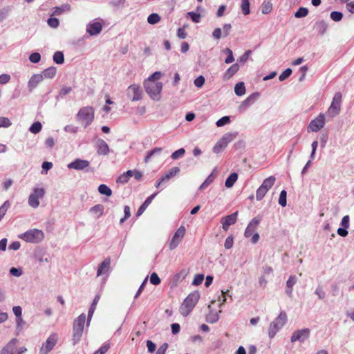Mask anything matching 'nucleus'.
Segmentation results:
<instances>
[{
  "label": "nucleus",
  "instance_id": "50",
  "mask_svg": "<svg viewBox=\"0 0 354 354\" xmlns=\"http://www.w3.org/2000/svg\"><path fill=\"white\" fill-rule=\"evenodd\" d=\"M330 17L333 21L337 22L342 20L343 15L341 12L333 11L330 13Z\"/></svg>",
  "mask_w": 354,
  "mask_h": 354
},
{
  "label": "nucleus",
  "instance_id": "48",
  "mask_svg": "<svg viewBox=\"0 0 354 354\" xmlns=\"http://www.w3.org/2000/svg\"><path fill=\"white\" fill-rule=\"evenodd\" d=\"M292 69L288 68H286L284 71H283L280 75L279 76V80L280 82H283L284 80H286V79H288L290 75L292 74Z\"/></svg>",
  "mask_w": 354,
  "mask_h": 354
},
{
  "label": "nucleus",
  "instance_id": "30",
  "mask_svg": "<svg viewBox=\"0 0 354 354\" xmlns=\"http://www.w3.org/2000/svg\"><path fill=\"white\" fill-rule=\"evenodd\" d=\"M276 178L274 176H270L268 178L264 179L261 186L269 190L274 184Z\"/></svg>",
  "mask_w": 354,
  "mask_h": 354
},
{
  "label": "nucleus",
  "instance_id": "57",
  "mask_svg": "<svg viewBox=\"0 0 354 354\" xmlns=\"http://www.w3.org/2000/svg\"><path fill=\"white\" fill-rule=\"evenodd\" d=\"M29 60L34 64L38 63L41 60V55L39 53H32L29 56Z\"/></svg>",
  "mask_w": 354,
  "mask_h": 354
},
{
  "label": "nucleus",
  "instance_id": "56",
  "mask_svg": "<svg viewBox=\"0 0 354 354\" xmlns=\"http://www.w3.org/2000/svg\"><path fill=\"white\" fill-rule=\"evenodd\" d=\"M110 348V345L108 343L103 344L98 350L95 351L93 354H105Z\"/></svg>",
  "mask_w": 354,
  "mask_h": 354
},
{
  "label": "nucleus",
  "instance_id": "64",
  "mask_svg": "<svg viewBox=\"0 0 354 354\" xmlns=\"http://www.w3.org/2000/svg\"><path fill=\"white\" fill-rule=\"evenodd\" d=\"M72 88L70 86H64L61 88L59 93V97H63L71 91Z\"/></svg>",
  "mask_w": 354,
  "mask_h": 354
},
{
  "label": "nucleus",
  "instance_id": "21",
  "mask_svg": "<svg viewBox=\"0 0 354 354\" xmlns=\"http://www.w3.org/2000/svg\"><path fill=\"white\" fill-rule=\"evenodd\" d=\"M97 153L100 155H107L109 152V147L106 142L102 139L97 140Z\"/></svg>",
  "mask_w": 354,
  "mask_h": 354
},
{
  "label": "nucleus",
  "instance_id": "37",
  "mask_svg": "<svg viewBox=\"0 0 354 354\" xmlns=\"http://www.w3.org/2000/svg\"><path fill=\"white\" fill-rule=\"evenodd\" d=\"M160 21V17L157 13H152L147 17V22L149 24L154 25L158 24Z\"/></svg>",
  "mask_w": 354,
  "mask_h": 354
},
{
  "label": "nucleus",
  "instance_id": "15",
  "mask_svg": "<svg viewBox=\"0 0 354 354\" xmlns=\"http://www.w3.org/2000/svg\"><path fill=\"white\" fill-rule=\"evenodd\" d=\"M111 259L110 258L105 259L99 266V268L97 271V276H101L106 274V276L109 275V274L111 272Z\"/></svg>",
  "mask_w": 354,
  "mask_h": 354
},
{
  "label": "nucleus",
  "instance_id": "38",
  "mask_svg": "<svg viewBox=\"0 0 354 354\" xmlns=\"http://www.w3.org/2000/svg\"><path fill=\"white\" fill-rule=\"evenodd\" d=\"M223 53L227 54V57L225 59V64H231L234 61L233 53L230 48H225L224 50H223Z\"/></svg>",
  "mask_w": 354,
  "mask_h": 354
},
{
  "label": "nucleus",
  "instance_id": "31",
  "mask_svg": "<svg viewBox=\"0 0 354 354\" xmlns=\"http://www.w3.org/2000/svg\"><path fill=\"white\" fill-rule=\"evenodd\" d=\"M234 92L238 96H242L245 93V87L243 82H239L235 84Z\"/></svg>",
  "mask_w": 354,
  "mask_h": 354
},
{
  "label": "nucleus",
  "instance_id": "40",
  "mask_svg": "<svg viewBox=\"0 0 354 354\" xmlns=\"http://www.w3.org/2000/svg\"><path fill=\"white\" fill-rule=\"evenodd\" d=\"M187 17L190 18L194 23H199L201 19V15L199 13L191 11L187 13Z\"/></svg>",
  "mask_w": 354,
  "mask_h": 354
},
{
  "label": "nucleus",
  "instance_id": "54",
  "mask_svg": "<svg viewBox=\"0 0 354 354\" xmlns=\"http://www.w3.org/2000/svg\"><path fill=\"white\" fill-rule=\"evenodd\" d=\"M162 76V73L160 71H156L151 75L145 82H156Z\"/></svg>",
  "mask_w": 354,
  "mask_h": 354
},
{
  "label": "nucleus",
  "instance_id": "16",
  "mask_svg": "<svg viewBox=\"0 0 354 354\" xmlns=\"http://www.w3.org/2000/svg\"><path fill=\"white\" fill-rule=\"evenodd\" d=\"M260 221H261L260 218H259L257 217L254 218L248 225V226L245 230V232H244V236L245 237H250L253 234H254V232L256 230V228L258 226V225L259 224Z\"/></svg>",
  "mask_w": 354,
  "mask_h": 354
},
{
  "label": "nucleus",
  "instance_id": "59",
  "mask_svg": "<svg viewBox=\"0 0 354 354\" xmlns=\"http://www.w3.org/2000/svg\"><path fill=\"white\" fill-rule=\"evenodd\" d=\"M0 125L1 127L8 128L12 125V122L8 118L0 117Z\"/></svg>",
  "mask_w": 354,
  "mask_h": 354
},
{
  "label": "nucleus",
  "instance_id": "58",
  "mask_svg": "<svg viewBox=\"0 0 354 354\" xmlns=\"http://www.w3.org/2000/svg\"><path fill=\"white\" fill-rule=\"evenodd\" d=\"M160 279L156 272H153L150 276V282L153 285H158L160 283Z\"/></svg>",
  "mask_w": 354,
  "mask_h": 354
},
{
  "label": "nucleus",
  "instance_id": "62",
  "mask_svg": "<svg viewBox=\"0 0 354 354\" xmlns=\"http://www.w3.org/2000/svg\"><path fill=\"white\" fill-rule=\"evenodd\" d=\"M16 324H17V331L19 333L23 329V326L25 324L24 321L22 319V317L16 318Z\"/></svg>",
  "mask_w": 354,
  "mask_h": 354
},
{
  "label": "nucleus",
  "instance_id": "2",
  "mask_svg": "<svg viewBox=\"0 0 354 354\" xmlns=\"http://www.w3.org/2000/svg\"><path fill=\"white\" fill-rule=\"evenodd\" d=\"M86 322L85 314H81L76 319L74 320L73 327V344H77L82 336L84 324Z\"/></svg>",
  "mask_w": 354,
  "mask_h": 354
},
{
  "label": "nucleus",
  "instance_id": "8",
  "mask_svg": "<svg viewBox=\"0 0 354 354\" xmlns=\"http://www.w3.org/2000/svg\"><path fill=\"white\" fill-rule=\"evenodd\" d=\"M342 95L340 92L335 93L332 102L328 109V114L332 118L336 116L339 113Z\"/></svg>",
  "mask_w": 354,
  "mask_h": 354
},
{
  "label": "nucleus",
  "instance_id": "26",
  "mask_svg": "<svg viewBox=\"0 0 354 354\" xmlns=\"http://www.w3.org/2000/svg\"><path fill=\"white\" fill-rule=\"evenodd\" d=\"M259 93L257 92L249 95L245 100H243L241 102L239 109H241L242 108L245 107L249 104H252V102H254L256 98L259 96Z\"/></svg>",
  "mask_w": 354,
  "mask_h": 354
},
{
  "label": "nucleus",
  "instance_id": "41",
  "mask_svg": "<svg viewBox=\"0 0 354 354\" xmlns=\"http://www.w3.org/2000/svg\"><path fill=\"white\" fill-rule=\"evenodd\" d=\"M214 180V176H213V174H209L207 178L205 180V181L201 185L198 189L202 190L205 189L208 185H209Z\"/></svg>",
  "mask_w": 354,
  "mask_h": 354
},
{
  "label": "nucleus",
  "instance_id": "45",
  "mask_svg": "<svg viewBox=\"0 0 354 354\" xmlns=\"http://www.w3.org/2000/svg\"><path fill=\"white\" fill-rule=\"evenodd\" d=\"M286 197H287V192L286 190L283 189L280 192L279 198V204L281 207L286 206V205H287Z\"/></svg>",
  "mask_w": 354,
  "mask_h": 354
},
{
  "label": "nucleus",
  "instance_id": "28",
  "mask_svg": "<svg viewBox=\"0 0 354 354\" xmlns=\"http://www.w3.org/2000/svg\"><path fill=\"white\" fill-rule=\"evenodd\" d=\"M57 73V68L54 66H50L46 69H45L41 75H43V78H53L55 77Z\"/></svg>",
  "mask_w": 354,
  "mask_h": 354
},
{
  "label": "nucleus",
  "instance_id": "61",
  "mask_svg": "<svg viewBox=\"0 0 354 354\" xmlns=\"http://www.w3.org/2000/svg\"><path fill=\"white\" fill-rule=\"evenodd\" d=\"M219 319L218 313H211L207 315V321L209 323L214 324L216 323Z\"/></svg>",
  "mask_w": 354,
  "mask_h": 354
},
{
  "label": "nucleus",
  "instance_id": "19",
  "mask_svg": "<svg viewBox=\"0 0 354 354\" xmlns=\"http://www.w3.org/2000/svg\"><path fill=\"white\" fill-rule=\"evenodd\" d=\"M44 80L43 75L41 74L33 75L28 81V86L30 91L35 88L38 84Z\"/></svg>",
  "mask_w": 354,
  "mask_h": 354
},
{
  "label": "nucleus",
  "instance_id": "60",
  "mask_svg": "<svg viewBox=\"0 0 354 354\" xmlns=\"http://www.w3.org/2000/svg\"><path fill=\"white\" fill-rule=\"evenodd\" d=\"M297 278L295 275H291L289 277L288 279L286 281V287L291 288L293 287L294 285L297 283Z\"/></svg>",
  "mask_w": 354,
  "mask_h": 354
},
{
  "label": "nucleus",
  "instance_id": "35",
  "mask_svg": "<svg viewBox=\"0 0 354 354\" xmlns=\"http://www.w3.org/2000/svg\"><path fill=\"white\" fill-rule=\"evenodd\" d=\"M250 3L249 0H241V8L244 15L250 14Z\"/></svg>",
  "mask_w": 354,
  "mask_h": 354
},
{
  "label": "nucleus",
  "instance_id": "63",
  "mask_svg": "<svg viewBox=\"0 0 354 354\" xmlns=\"http://www.w3.org/2000/svg\"><path fill=\"white\" fill-rule=\"evenodd\" d=\"M252 51L250 50H246L238 59V61L241 63H245L248 58L250 55L251 54Z\"/></svg>",
  "mask_w": 354,
  "mask_h": 354
},
{
  "label": "nucleus",
  "instance_id": "29",
  "mask_svg": "<svg viewBox=\"0 0 354 354\" xmlns=\"http://www.w3.org/2000/svg\"><path fill=\"white\" fill-rule=\"evenodd\" d=\"M131 176H133V170H128L118 178L117 183L124 184L128 182Z\"/></svg>",
  "mask_w": 354,
  "mask_h": 354
},
{
  "label": "nucleus",
  "instance_id": "27",
  "mask_svg": "<svg viewBox=\"0 0 354 354\" xmlns=\"http://www.w3.org/2000/svg\"><path fill=\"white\" fill-rule=\"evenodd\" d=\"M238 179V174L233 172L229 175L225 182V185L227 188L232 187Z\"/></svg>",
  "mask_w": 354,
  "mask_h": 354
},
{
  "label": "nucleus",
  "instance_id": "36",
  "mask_svg": "<svg viewBox=\"0 0 354 354\" xmlns=\"http://www.w3.org/2000/svg\"><path fill=\"white\" fill-rule=\"evenodd\" d=\"M162 150V149L160 147H156V148L153 149L152 150L149 151L147 153V156H145V161L148 162L149 160L153 156L160 154Z\"/></svg>",
  "mask_w": 354,
  "mask_h": 354
},
{
  "label": "nucleus",
  "instance_id": "33",
  "mask_svg": "<svg viewBox=\"0 0 354 354\" xmlns=\"http://www.w3.org/2000/svg\"><path fill=\"white\" fill-rule=\"evenodd\" d=\"M98 192L102 195H105L106 196H111L112 194L111 189L104 184H102L98 187Z\"/></svg>",
  "mask_w": 354,
  "mask_h": 354
},
{
  "label": "nucleus",
  "instance_id": "24",
  "mask_svg": "<svg viewBox=\"0 0 354 354\" xmlns=\"http://www.w3.org/2000/svg\"><path fill=\"white\" fill-rule=\"evenodd\" d=\"M314 28L320 35H323L327 30L328 24L324 21H319L315 24Z\"/></svg>",
  "mask_w": 354,
  "mask_h": 354
},
{
  "label": "nucleus",
  "instance_id": "25",
  "mask_svg": "<svg viewBox=\"0 0 354 354\" xmlns=\"http://www.w3.org/2000/svg\"><path fill=\"white\" fill-rule=\"evenodd\" d=\"M238 135L237 132L234 133H227L224 134L222 138L220 139V140L225 145V146H227L229 143H230Z\"/></svg>",
  "mask_w": 354,
  "mask_h": 354
},
{
  "label": "nucleus",
  "instance_id": "47",
  "mask_svg": "<svg viewBox=\"0 0 354 354\" xmlns=\"http://www.w3.org/2000/svg\"><path fill=\"white\" fill-rule=\"evenodd\" d=\"M272 10V4L270 1H264L262 4V13L268 14Z\"/></svg>",
  "mask_w": 354,
  "mask_h": 354
},
{
  "label": "nucleus",
  "instance_id": "4",
  "mask_svg": "<svg viewBox=\"0 0 354 354\" xmlns=\"http://www.w3.org/2000/svg\"><path fill=\"white\" fill-rule=\"evenodd\" d=\"M145 88L147 93L155 101L161 98L162 83L160 82H145Z\"/></svg>",
  "mask_w": 354,
  "mask_h": 354
},
{
  "label": "nucleus",
  "instance_id": "5",
  "mask_svg": "<svg viewBox=\"0 0 354 354\" xmlns=\"http://www.w3.org/2000/svg\"><path fill=\"white\" fill-rule=\"evenodd\" d=\"M77 120L84 123L86 127L90 125L94 120V109L92 106H84L80 109L77 115Z\"/></svg>",
  "mask_w": 354,
  "mask_h": 354
},
{
  "label": "nucleus",
  "instance_id": "7",
  "mask_svg": "<svg viewBox=\"0 0 354 354\" xmlns=\"http://www.w3.org/2000/svg\"><path fill=\"white\" fill-rule=\"evenodd\" d=\"M45 192V189L43 187H35L29 196L28 205L32 208L39 207L40 204L39 199L44 198Z\"/></svg>",
  "mask_w": 354,
  "mask_h": 354
},
{
  "label": "nucleus",
  "instance_id": "22",
  "mask_svg": "<svg viewBox=\"0 0 354 354\" xmlns=\"http://www.w3.org/2000/svg\"><path fill=\"white\" fill-rule=\"evenodd\" d=\"M104 211V207L102 204H97L89 209V212L97 218H99L103 215Z\"/></svg>",
  "mask_w": 354,
  "mask_h": 354
},
{
  "label": "nucleus",
  "instance_id": "3",
  "mask_svg": "<svg viewBox=\"0 0 354 354\" xmlns=\"http://www.w3.org/2000/svg\"><path fill=\"white\" fill-rule=\"evenodd\" d=\"M288 317L286 312L281 311L278 317L271 322L268 328V336L270 339L273 338L277 333L282 328L287 322Z\"/></svg>",
  "mask_w": 354,
  "mask_h": 354
},
{
  "label": "nucleus",
  "instance_id": "20",
  "mask_svg": "<svg viewBox=\"0 0 354 354\" xmlns=\"http://www.w3.org/2000/svg\"><path fill=\"white\" fill-rule=\"evenodd\" d=\"M239 65L237 63L232 64L224 73L223 78L224 80H230L233 75H234L239 71Z\"/></svg>",
  "mask_w": 354,
  "mask_h": 354
},
{
  "label": "nucleus",
  "instance_id": "1",
  "mask_svg": "<svg viewBox=\"0 0 354 354\" xmlns=\"http://www.w3.org/2000/svg\"><path fill=\"white\" fill-rule=\"evenodd\" d=\"M200 298V294L198 291H195L189 294L184 300L180 307V314L187 316L192 310Z\"/></svg>",
  "mask_w": 354,
  "mask_h": 354
},
{
  "label": "nucleus",
  "instance_id": "17",
  "mask_svg": "<svg viewBox=\"0 0 354 354\" xmlns=\"http://www.w3.org/2000/svg\"><path fill=\"white\" fill-rule=\"evenodd\" d=\"M102 26L100 22H92L87 25L86 32L90 35H97L102 30Z\"/></svg>",
  "mask_w": 354,
  "mask_h": 354
},
{
  "label": "nucleus",
  "instance_id": "42",
  "mask_svg": "<svg viewBox=\"0 0 354 354\" xmlns=\"http://www.w3.org/2000/svg\"><path fill=\"white\" fill-rule=\"evenodd\" d=\"M268 190L263 187L262 186H260L256 192V198L257 201H261L263 197L266 196V193Z\"/></svg>",
  "mask_w": 354,
  "mask_h": 354
},
{
  "label": "nucleus",
  "instance_id": "43",
  "mask_svg": "<svg viewBox=\"0 0 354 354\" xmlns=\"http://www.w3.org/2000/svg\"><path fill=\"white\" fill-rule=\"evenodd\" d=\"M227 146L224 145L220 140L216 143L213 147V152L215 153H219L223 151Z\"/></svg>",
  "mask_w": 354,
  "mask_h": 354
},
{
  "label": "nucleus",
  "instance_id": "14",
  "mask_svg": "<svg viewBox=\"0 0 354 354\" xmlns=\"http://www.w3.org/2000/svg\"><path fill=\"white\" fill-rule=\"evenodd\" d=\"M238 212H235L228 216L221 218L222 227L225 231H227L230 226L234 224L236 221Z\"/></svg>",
  "mask_w": 354,
  "mask_h": 354
},
{
  "label": "nucleus",
  "instance_id": "34",
  "mask_svg": "<svg viewBox=\"0 0 354 354\" xmlns=\"http://www.w3.org/2000/svg\"><path fill=\"white\" fill-rule=\"evenodd\" d=\"M53 61L57 64H62L64 62V55L62 51H56L53 55Z\"/></svg>",
  "mask_w": 354,
  "mask_h": 354
},
{
  "label": "nucleus",
  "instance_id": "23",
  "mask_svg": "<svg viewBox=\"0 0 354 354\" xmlns=\"http://www.w3.org/2000/svg\"><path fill=\"white\" fill-rule=\"evenodd\" d=\"M180 171V169L178 167H174L170 169L165 174L161 176V181H167L170 178L174 177Z\"/></svg>",
  "mask_w": 354,
  "mask_h": 354
},
{
  "label": "nucleus",
  "instance_id": "53",
  "mask_svg": "<svg viewBox=\"0 0 354 354\" xmlns=\"http://www.w3.org/2000/svg\"><path fill=\"white\" fill-rule=\"evenodd\" d=\"M205 82V77L203 75H199L194 80V84L197 88H201L204 85Z\"/></svg>",
  "mask_w": 354,
  "mask_h": 354
},
{
  "label": "nucleus",
  "instance_id": "18",
  "mask_svg": "<svg viewBox=\"0 0 354 354\" xmlns=\"http://www.w3.org/2000/svg\"><path fill=\"white\" fill-rule=\"evenodd\" d=\"M71 10V6L68 3H64L60 6H56L53 8V12L52 15L59 16L64 13H68Z\"/></svg>",
  "mask_w": 354,
  "mask_h": 354
},
{
  "label": "nucleus",
  "instance_id": "49",
  "mask_svg": "<svg viewBox=\"0 0 354 354\" xmlns=\"http://www.w3.org/2000/svg\"><path fill=\"white\" fill-rule=\"evenodd\" d=\"M230 122V116H223L216 121V124L218 127H221L225 124H229Z\"/></svg>",
  "mask_w": 354,
  "mask_h": 354
},
{
  "label": "nucleus",
  "instance_id": "39",
  "mask_svg": "<svg viewBox=\"0 0 354 354\" xmlns=\"http://www.w3.org/2000/svg\"><path fill=\"white\" fill-rule=\"evenodd\" d=\"M308 14V10L304 7H300L295 12V17L296 18H302L307 16Z\"/></svg>",
  "mask_w": 354,
  "mask_h": 354
},
{
  "label": "nucleus",
  "instance_id": "9",
  "mask_svg": "<svg viewBox=\"0 0 354 354\" xmlns=\"http://www.w3.org/2000/svg\"><path fill=\"white\" fill-rule=\"evenodd\" d=\"M58 340V336L56 333L51 334L44 342L39 349V354H48L53 350Z\"/></svg>",
  "mask_w": 354,
  "mask_h": 354
},
{
  "label": "nucleus",
  "instance_id": "12",
  "mask_svg": "<svg viewBox=\"0 0 354 354\" xmlns=\"http://www.w3.org/2000/svg\"><path fill=\"white\" fill-rule=\"evenodd\" d=\"M310 331L309 328H303L301 330H295L290 338L291 342L299 341L304 342L310 337Z\"/></svg>",
  "mask_w": 354,
  "mask_h": 354
},
{
  "label": "nucleus",
  "instance_id": "13",
  "mask_svg": "<svg viewBox=\"0 0 354 354\" xmlns=\"http://www.w3.org/2000/svg\"><path fill=\"white\" fill-rule=\"evenodd\" d=\"M89 165L90 162L88 160L77 158L69 163L67 167L69 169L83 170L88 167Z\"/></svg>",
  "mask_w": 354,
  "mask_h": 354
},
{
  "label": "nucleus",
  "instance_id": "44",
  "mask_svg": "<svg viewBox=\"0 0 354 354\" xmlns=\"http://www.w3.org/2000/svg\"><path fill=\"white\" fill-rule=\"evenodd\" d=\"M41 128H42V125H41V122H34L30 126V127L29 128V131L31 133L36 134V133H38L39 132H40V131L41 130Z\"/></svg>",
  "mask_w": 354,
  "mask_h": 354
},
{
  "label": "nucleus",
  "instance_id": "11",
  "mask_svg": "<svg viewBox=\"0 0 354 354\" xmlns=\"http://www.w3.org/2000/svg\"><path fill=\"white\" fill-rule=\"evenodd\" d=\"M185 234V227L184 226H180L174 233V236L171 238V241L169 242V247L171 250H174L178 247L179 243L181 242L183 238L184 237Z\"/></svg>",
  "mask_w": 354,
  "mask_h": 354
},
{
  "label": "nucleus",
  "instance_id": "55",
  "mask_svg": "<svg viewBox=\"0 0 354 354\" xmlns=\"http://www.w3.org/2000/svg\"><path fill=\"white\" fill-rule=\"evenodd\" d=\"M315 293L317 295L318 298L320 299H324L326 297V292H324L323 288L322 286L319 285L315 291Z\"/></svg>",
  "mask_w": 354,
  "mask_h": 354
},
{
  "label": "nucleus",
  "instance_id": "51",
  "mask_svg": "<svg viewBox=\"0 0 354 354\" xmlns=\"http://www.w3.org/2000/svg\"><path fill=\"white\" fill-rule=\"evenodd\" d=\"M47 24L48 25L51 27V28H56L59 26V21L58 19L57 18H55V17H50L48 20H47Z\"/></svg>",
  "mask_w": 354,
  "mask_h": 354
},
{
  "label": "nucleus",
  "instance_id": "6",
  "mask_svg": "<svg viewBox=\"0 0 354 354\" xmlns=\"http://www.w3.org/2000/svg\"><path fill=\"white\" fill-rule=\"evenodd\" d=\"M19 238L26 242L39 243L44 239V234L41 230L32 229L21 234Z\"/></svg>",
  "mask_w": 354,
  "mask_h": 354
},
{
  "label": "nucleus",
  "instance_id": "10",
  "mask_svg": "<svg viewBox=\"0 0 354 354\" xmlns=\"http://www.w3.org/2000/svg\"><path fill=\"white\" fill-rule=\"evenodd\" d=\"M325 123L324 114L319 113L317 118L310 121L308 126V131L317 132L324 127Z\"/></svg>",
  "mask_w": 354,
  "mask_h": 354
},
{
  "label": "nucleus",
  "instance_id": "46",
  "mask_svg": "<svg viewBox=\"0 0 354 354\" xmlns=\"http://www.w3.org/2000/svg\"><path fill=\"white\" fill-rule=\"evenodd\" d=\"M185 153V150L184 148H180L174 152H173L171 155V158L173 160H177L181 157H183Z\"/></svg>",
  "mask_w": 354,
  "mask_h": 354
},
{
  "label": "nucleus",
  "instance_id": "32",
  "mask_svg": "<svg viewBox=\"0 0 354 354\" xmlns=\"http://www.w3.org/2000/svg\"><path fill=\"white\" fill-rule=\"evenodd\" d=\"M99 296H96L88 310V320H87V324L88 325L90 322H91V319L92 318V316L93 315V313L95 310V306L99 300Z\"/></svg>",
  "mask_w": 354,
  "mask_h": 354
},
{
  "label": "nucleus",
  "instance_id": "52",
  "mask_svg": "<svg viewBox=\"0 0 354 354\" xmlns=\"http://www.w3.org/2000/svg\"><path fill=\"white\" fill-rule=\"evenodd\" d=\"M204 280V274H197L195 275L194 280L192 281L193 286H198L202 283Z\"/></svg>",
  "mask_w": 354,
  "mask_h": 354
}]
</instances>
